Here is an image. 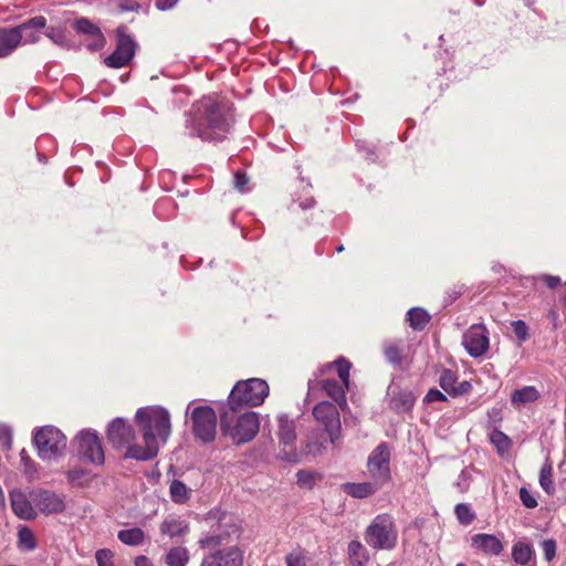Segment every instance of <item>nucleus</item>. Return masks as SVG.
Instances as JSON below:
<instances>
[{
	"mask_svg": "<svg viewBox=\"0 0 566 566\" xmlns=\"http://www.w3.org/2000/svg\"><path fill=\"white\" fill-rule=\"evenodd\" d=\"M233 124L231 107L216 97H203L186 114L185 135L202 142H222Z\"/></svg>",
	"mask_w": 566,
	"mask_h": 566,
	"instance_id": "obj_1",
	"label": "nucleus"
},
{
	"mask_svg": "<svg viewBox=\"0 0 566 566\" xmlns=\"http://www.w3.org/2000/svg\"><path fill=\"white\" fill-rule=\"evenodd\" d=\"M135 420L145 446H129L125 458L150 460L157 455L159 448L167 442L171 433L170 415L163 407H143L136 411Z\"/></svg>",
	"mask_w": 566,
	"mask_h": 566,
	"instance_id": "obj_2",
	"label": "nucleus"
},
{
	"mask_svg": "<svg viewBox=\"0 0 566 566\" xmlns=\"http://www.w3.org/2000/svg\"><path fill=\"white\" fill-rule=\"evenodd\" d=\"M269 395V385L261 378H250L239 380L232 388L228 406L230 411H235L242 407H256L263 403Z\"/></svg>",
	"mask_w": 566,
	"mask_h": 566,
	"instance_id": "obj_3",
	"label": "nucleus"
},
{
	"mask_svg": "<svg viewBox=\"0 0 566 566\" xmlns=\"http://www.w3.org/2000/svg\"><path fill=\"white\" fill-rule=\"evenodd\" d=\"M234 411H224L221 416V430L234 443L241 444L251 441L260 429L259 416L254 411H247L234 417Z\"/></svg>",
	"mask_w": 566,
	"mask_h": 566,
	"instance_id": "obj_4",
	"label": "nucleus"
},
{
	"mask_svg": "<svg viewBox=\"0 0 566 566\" xmlns=\"http://www.w3.org/2000/svg\"><path fill=\"white\" fill-rule=\"evenodd\" d=\"M364 538L373 549H394L398 543V530L394 517L387 513L378 514L367 526Z\"/></svg>",
	"mask_w": 566,
	"mask_h": 566,
	"instance_id": "obj_5",
	"label": "nucleus"
},
{
	"mask_svg": "<svg viewBox=\"0 0 566 566\" xmlns=\"http://www.w3.org/2000/svg\"><path fill=\"white\" fill-rule=\"evenodd\" d=\"M33 440L38 455L44 461L55 460L62 457L66 450L67 439L65 434L54 426H45L39 429Z\"/></svg>",
	"mask_w": 566,
	"mask_h": 566,
	"instance_id": "obj_6",
	"label": "nucleus"
},
{
	"mask_svg": "<svg viewBox=\"0 0 566 566\" xmlns=\"http://www.w3.org/2000/svg\"><path fill=\"white\" fill-rule=\"evenodd\" d=\"M77 455L95 465L104 463V450L97 433L91 429L82 430L74 439Z\"/></svg>",
	"mask_w": 566,
	"mask_h": 566,
	"instance_id": "obj_7",
	"label": "nucleus"
},
{
	"mask_svg": "<svg viewBox=\"0 0 566 566\" xmlns=\"http://www.w3.org/2000/svg\"><path fill=\"white\" fill-rule=\"evenodd\" d=\"M192 428L196 438L211 442L217 432V415L211 407H196L191 412Z\"/></svg>",
	"mask_w": 566,
	"mask_h": 566,
	"instance_id": "obj_8",
	"label": "nucleus"
},
{
	"mask_svg": "<svg viewBox=\"0 0 566 566\" xmlns=\"http://www.w3.org/2000/svg\"><path fill=\"white\" fill-rule=\"evenodd\" d=\"M314 418L324 426L331 443L340 438V419L336 406L329 401H322L313 408Z\"/></svg>",
	"mask_w": 566,
	"mask_h": 566,
	"instance_id": "obj_9",
	"label": "nucleus"
},
{
	"mask_svg": "<svg viewBox=\"0 0 566 566\" xmlns=\"http://www.w3.org/2000/svg\"><path fill=\"white\" fill-rule=\"evenodd\" d=\"M367 468L373 480L381 485L390 480V451L387 443H380L373 450Z\"/></svg>",
	"mask_w": 566,
	"mask_h": 566,
	"instance_id": "obj_10",
	"label": "nucleus"
},
{
	"mask_svg": "<svg viewBox=\"0 0 566 566\" xmlns=\"http://www.w3.org/2000/svg\"><path fill=\"white\" fill-rule=\"evenodd\" d=\"M136 42L125 33V28L117 29V43L115 51L104 62L107 66L119 69L127 65L135 55Z\"/></svg>",
	"mask_w": 566,
	"mask_h": 566,
	"instance_id": "obj_11",
	"label": "nucleus"
},
{
	"mask_svg": "<svg viewBox=\"0 0 566 566\" xmlns=\"http://www.w3.org/2000/svg\"><path fill=\"white\" fill-rule=\"evenodd\" d=\"M462 344L470 356H482L489 348L488 329L482 324L472 325L463 334Z\"/></svg>",
	"mask_w": 566,
	"mask_h": 566,
	"instance_id": "obj_12",
	"label": "nucleus"
},
{
	"mask_svg": "<svg viewBox=\"0 0 566 566\" xmlns=\"http://www.w3.org/2000/svg\"><path fill=\"white\" fill-rule=\"evenodd\" d=\"M65 496L50 490H39L32 493L34 505L43 514H59L65 510Z\"/></svg>",
	"mask_w": 566,
	"mask_h": 566,
	"instance_id": "obj_13",
	"label": "nucleus"
},
{
	"mask_svg": "<svg viewBox=\"0 0 566 566\" xmlns=\"http://www.w3.org/2000/svg\"><path fill=\"white\" fill-rule=\"evenodd\" d=\"M243 562L241 548L230 546L205 556L200 566H243Z\"/></svg>",
	"mask_w": 566,
	"mask_h": 566,
	"instance_id": "obj_14",
	"label": "nucleus"
},
{
	"mask_svg": "<svg viewBox=\"0 0 566 566\" xmlns=\"http://www.w3.org/2000/svg\"><path fill=\"white\" fill-rule=\"evenodd\" d=\"M135 438V431L124 419H114L107 428V439L115 447H129Z\"/></svg>",
	"mask_w": 566,
	"mask_h": 566,
	"instance_id": "obj_15",
	"label": "nucleus"
},
{
	"mask_svg": "<svg viewBox=\"0 0 566 566\" xmlns=\"http://www.w3.org/2000/svg\"><path fill=\"white\" fill-rule=\"evenodd\" d=\"M440 387L451 397L467 395L472 389V384L468 380L458 382L457 375L450 369H443L439 377Z\"/></svg>",
	"mask_w": 566,
	"mask_h": 566,
	"instance_id": "obj_16",
	"label": "nucleus"
},
{
	"mask_svg": "<svg viewBox=\"0 0 566 566\" xmlns=\"http://www.w3.org/2000/svg\"><path fill=\"white\" fill-rule=\"evenodd\" d=\"M471 546L473 549L486 555H500L503 551L502 542L492 534H475L471 538Z\"/></svg>",
	"mask_w": 566,
	"mask_h": 566,
	"instance_id": "obj_17",
	"label": "nucleus"
},
{
	"mask_svg": "<svg viewBox=\"0 0 566 566\" xmlns=\"http://www.w3.org/2000/svg\"><path fill=\"white\" fill-rule=\"evenodd\" d=\"M11 507L14 514L21 520H32L36 516L33 505L27 495L20 490L10 492Z\"/></svg>",
	"mask_w": 566,
	"mask_h": 566,
	"instance_id": "obj_18",
	"label": "nucleus"
},
{
	"mask_svg": "<svg viewBox=\"0 0 566 566\" xmlns=\"http://www.w3.org/2000/svg\"><path fill=\"white\" fill-rule=\"evenodd\" d=\"M382 485L377 481L361 483H344L343 491L355 499H366L374 495Z\"/></svg>",
	"mask_w": 566,
	"mask_h": 566,
	"instance_id": "obj_19",
	"label": "nucleus"
},
{
	"mask_svg": "<svg viewBox=\"0 0 566 566\" xmlns=\"http://www.w3.org/2000/svg\"><path fill=\"white\" fill-rule=\"evenodd\" d=\"M22 34L18 29L0 30V57L10 55L21 43Z\"/></svg>",
	"mask_w": 566,
	"mask_h": 566,
	"instance_id": "obj_20",
	"label": "nucleus"
},
{
	"mask_svg": "<svg viewBox=\"0 0 566 566\" xmlns=\"http://www.w3.org/2000/svg\"><path fill=\"white\" fill-rule=\"evenodd\" d=\"M322 387L325 390V392L339 406L342 410H345L347 408V384H343V381L336 379H326L322 382Z\"/></svg>",
	"mask_w": 566,
	"mask_h": 566,
	"instance_id": "obj_21",
	"label": "nucleus"
},
{
	"mask_svg": "<svg viewBox=\"0 0 566 566\" xmlns=\"http://www.w3.org/2000/svg\"><path fill=\"white\" fill-rule=\"evenodd\" d=\"M46 24V20L44 17H34L27 21L25 23H22L14 29H18L22 34V40L25 43H35L39 41V34L38 31L42 30Z\"/></svg>",
	"mask_w": 566,
	"mask_h": 566,
	"instance_id": "obj_22",
	"label": "nucleus"
},
{
	"mask_svg": "<svg viewBox=\"0 0 566 566\" xmlns=\"http://www.w3.org/2000/svg\"><path fill=\"white\" fill-rule=\"evenodd\" d=\"M277 438L280 443L285 447L292 446L296 440L295 421L293 419H290L286 415H280L277 418Z\"/></svg>",
	"mask_w": 566,
	"mask_h": 566,
	"instance_id": "obj_23",
	"label": "nucleus"
},
{
	"mask_svg": "<svg viewBox=\"0 0 566 566\" xmlns=\"http://www.w3.org/2000/svg\"><path fill=\"white\" fill-rule=\"evenodd\" d=\"M539 397L538 390L534 386H525L516 389L511 395V403L515 409H521L527 403L534 402Z\"/></svg>",
	"mask_w": 566,
	"mask_h": 566,
	"instance_id": "obj_24",
	"label": "nucleus"
},
{
	"mask_svg": "<svg viewBox=\"0 0 566 566\" xmlns=\"http://www.w3.org/2000/svg\"><path fill=\"white\" fill-rule=\"evenodd\" d=\"M349 566H366L369 562V553L359 541H352L347 548Z\"/></svg>",
	"mask_w": 566,
	"mask_h": 566,
	"instance_id": "obj_25",
	"label": "nucleus"
},
{
	"mask_svg": "<svg viewBox=\"0 0 566 566\" xmlns=\"http://www.w3.org/2000/svg\"><path fill=\"white\" fill-rule=\"evenodd\" d=\"M189 530L188 524L178 517L169 516L160 524V532L169 537H177L186 534Z\"/></svg>",
	"mask_w": 566,
	"mask_h": 566,
	"instance_id": "obj_26",
	"label": "nucleus"
},
{
	"mask_svg": "<svg viewBox=\"0 0 566 566\" xmlns=\"http://www.w3.org/2000/svg\"><path fill=\"white\" fill-rule=\"evenodd\" d=\"M189 559V552L184 546L171 547L165 556L168 566H187Z\"/></svg>",
	"mask_w": 566,
	"mask_h": 566,
	"instance_id": "obj_27",
	"label": "nucleus"
},
{
	"mask_svg": "<svg viewBox=\"0 0 566 566\" xmlns=\"http://www.w3.org/2000/svg\"><path fill=\"white\" fill-rule=\"evenodd\" d=\"M534 556L531 544L518 541L512 547V558L516 564L526 565Z\"/></svg>",
	"mask_w": 566,
	"mask_h": 566,
	"instance_id": "obj_28",
	"label": "nucleus"
},
{
	"mask_svg": "<svg viewBox=\"0 0 566 566\" xmlns=\"http://www.w3.org/2000/svg\"><path fill=\"white\" fill-rule=\"evenodd\" d=\"M407 321L411 328L422 331L429 323L430 315L423 308L413 307L408 311Z\"/></svg>",
	"mask_w": 566,
	"mask_h": 566,
	"instance_id": "obj_29",
	"label": "nucleus"
},
{
	"mask_svg": "<svg viewBox=\"0 0 566 566\" xmlns=\"http://www.w3.org/2000/svg\"><path fill=\"white\" fill-rule=\"evenodd\" d=\"M118 539L125 545L138 546L145 539V532L139 527L120 530L117 533Z\"/></svg>",
	"mask_w": 566,
	"mask_h": 566,
	"instance_id": "obj_30",
	"label": "nucleus"
},
{
	"mask_svg": "<svg viewBox=\"0 0 566 566\" xmlns=\"http://www.w3.org/2000/svg\"><path fill=\"white\" fill-rule=\"evenodd\" d=\"M36 546L38 542L33 531L28 526H21L18 531V547L21 551L32 552Z\"/></svg>",
	"mask_w": 566,
	"mask_h": 566,
	"instance_id": "obj_31",
	"label": "nucleus"
},
{
	"mask_svg": "<svg viewBox=\"0 0 566 566\" xmlns=\"http://www.w3.org/2000/svg\"><path fill=\"white\" fill-rule=\"evenodd\" d=\"M539 485L548 495L555 493V485L553 481V467L548 460L545 461L541 469Z\"/></svg>",
	"mask_w": 566,
	"mask_h": 566,
	"instance_id": "obj_32",
	"label": "nucleus"
},
{
	"mask_svg": "<svg viewBox=\"0 0 566 566\" xmlns=\"http://www.w3.org/2000/svg\"><path fill=\"white\" fill-rule=\"evenodd\" d=\"M66 478L72 486L82 488L90 481V471L83 468H74L66 472Z\"/></svg>",
	"mask_w": 566,
	"mask_h": 566,
	"instance_id": "obj_33",
	"label": "nucleus"
},
{
	"mask_svg": "<svg viewBox=\"0 0 566 566\" xmlns=\"http://www.w3.org/2000/svg\"><path fill=\"white\" fill-rule=\"evenodd\" d=\"M170 497L175 503H185L189 500V489L179 480H174L169 488Z\"/></svg>",
	"mask_w": 566,
	"mask_h": 566,
	"instance_id": "obj_34",
	"label": "nucleus"
},
{
	"mask_svg": "<svg viewBox=\"0 0 566 566\" xmlns=\"http://www.w3.org/2000/svg\"><path fill=\"white\" fill-rule=\"evenodd\" d=\"M415 399L411 394L400 392L391 398V408L397 412L410 410L413 406Z\"/></svg>",
	"mask_w": 566,
	"mask_h": 566,
	"instance_id": "obj_35",
	"label": "nucleus"
},
{
	"mask_svg": "<svg viewBox=\"0 0 566 566\" xmlns=\"http://www.w3.org/2000/svg\"><path fill=\"white\" fill-rule=\"evenodd\" d=\"M490 440L500 453H504L511 447L509 437L497 429L492 430L490 433Z\"/></svg>",
	"mask_w": 566,
	"mask_h": 566,
	"instance_id": "obj_36",
	"label": "nucleus"
},
{
	"mask_svg": "<svg viewBox=\"0 0 566 566\" xmlns=\"http://www.w3.org/2000/svg\"><path fill=\"white\" fill-rule=\"evenodd\" d=\"M454 512L457 518L463 525H469L474 520V513L472 512L468 504H457Z\"/></svg>",
	"mask_w": 566,
	"mask_h": 566,
	"instance_id": "obj_37",
	"label": "nucleus"
},
{
	"mask_svg": "<svg viewBox=\"0 0 566 566\" xmlns=\"http://www.w3.org/2000/svg\"><path fill=\"white\" fill-rule=\"evenodd\" d=\"M386 359L392 364H399L401 360V349L395 343L386 344L384 347Z\"/></svg>",
	"mask_w": 566,
	"mask_h": 566,
	"instance_id": "obj_38",
	"label": "nucleus"
},
{
	"mask_svg": "<svg viewBox=\"0 0 566 566\" xmlns=\"http://www.w3.org/2000/svg\"><path fill=\"white\" fill-rule=\"evenodd\" d=\"M337 374L339 377V380L343 381V384L349 382V370H350V363L344 358H339L334 363Z\"/></svg>",
	"mask_w": 566,
	"mask_h": 566,
	"instance_id": "obj_39",
	"label": "nucleus"
},
{
	"mask_svg": "<svg viewBox=\"0 0 566 566\" xmlns=\"http://www.w3.org/2000/svg\"><path fill=\"white\" fill-rule=\"evenodd\" d=\"M74 28L77 32L87 35L95 34V32L99 31L97 27H95L91 21L84 18L76 20L74 23Z\"/></svg>",
	"mask_w": 566,
	"mask_h": 566,
	"instance_id": "obj_40",
	"label": "nucleus"
},
{
	"mask_svg": "<svg viewBox=\"0 0 566 566\" xmlns=\"http://www.w3.org/2000/svg\"><path fill=\"white\" fill-rule=\"evenodd\" d=\"M513 332L520 342H525L528 338V327L524 321L517 319L511 323Z\"/></svg>",
	"mask_w": 566,
	"mask_h": 566,
	"instance_id": "obj_41",
	"label": "nucleus"
},
{
	"mask_svg": "<svg viewBox=\"0 0 566 566\" xmlns=\"http://www.w3.org/2000/svg\"><path fill=\"white\" fill-rule=\"evenodd\" d=\"M113 556V552L109 549H98L95 554L97 566H114Z\"/></svg>",
	"mask_w": 566,
	"mask_h": 566,
	"instance_id": "obj_42",
	"label": "nucleus"
},
{
	"mask_svg": "<svg viewBox=\"0 0 566 566\" xmlns=\"http://www.w3.org/2000/svg\"><path fill=\"white\" fill-rule=\"evenodd\" d=\"M0 444L7 450H10L12 447V430L3 423H0Z\"/></svg>",
	"mask_w": 566,
	"mask_h": 566,
	"instance_id": "obj_43",
	"label": "nucleus"
},
{
	"mask_svg": "<svg viewBox=\"0 0 566 566\" xmlns=\"http://www.w3.org/2000/svg\"><path fill=\"white\" fill-rule=\"evenodd\" d=\"M223 542V538L221 535H207L199 539V545L202 548H213L217 546H220Z\"/></svg>",
	"mask_w": 566,
	"mask_h": 566,
	"instance_id": "obj_44",
	"label": "nucleus"
},
{
	"mask_svg": "<svg viewBox=\"0 0 566 566\" xmlns=\"http://www.w3.org/2000/svg\"><path fill=\"white\" fill-rule=\"evenodd\" d=\"M90 36H91V39L86 43V46L90 51H98L99 49H102L104 46L105 38L102 34L101 30Z\"/></svg>",
	"mask_w": 566,
	"mask_h": 566,
	"instance_id": "obj_45",
	"label": "nucleus"
},
{
	"mask_svg": "<svg viewBox=\"0 0 566 566\" xmlns=\"http://www.w3.org/2000/svg\"><path fill=\"white\" fill-rule=\"evenodd\" d=\"M542 548L544 552L545 559L552 562L556 555V542L554 539H544L542 542Z\"/></svg>",
	"mask_w": 566,
	"mask_h": 566,
	"instance_id": "obj_46",
	"label": "nucleus"
},
{
	"mask_svg": "<svg viewBox=\"0 0 566 566\" xmlns=\"http://www.w3.org/2000/svg\"><path fill=\"white\" fill-rule=\"evenodd\" d=\"M520 500L523 505L527 509H534L537 506V501L535 496L525 488L520 490Z\"/></svg>",
	"mask_w": 566,
	"mask_h": 566,
	"instance_id": "obj_47",
	"label": "nucleus"
},
{
	"mask_svg": "<svg viewBox=\"0 0 566 566\" xmlns=\"http://www.w3.org/2000/svg\"><path fill=\"white\" fill-rule=\"evenodd\" d=\"M472 479L471 470L464 469L458 476V480L455 482L457 486L460 489L461 492H464L469 489L470 481Z\"/></svg>",
	"mask_w": 566,
	"mask_h": 566,
	"instance_id": "obj_48",
	"label": "nucleus"
},
{
	"mask_svg": "<svg viewBox=\"0 0 566 566\" xmlns=\"http://www.w3.org/2000/svg\"><path fill=\"white\" fill-rule=\"evenodd\" d=\"M46 36L60 45L65 42L64 32L60 28H49L46 31Z\"/></svg>",
	"mask_w": 566,
	"mask_h": 566,
	"instance_id": "obj_49",
	"label": "nucleus"
},
{
	"mask_svg": "<svg viewBox=\"0 0 566 566\" xmlns=\"http://www.w3.org/2000/svg\"><path fill=\"white\" fill-rule=\"evenodd\" d=\"M286 566H306L305 557L300 553H291L285 557Z\"/></svg>",
	"mask_w": 566,
	"mask_h": 566,
	"instance_id": "obj_50",
	"label": "nucleus"
},
{
	"mask_svg": "<svg viewBox=\"0 0 566 566\" xmlns=\"http://www.w3.org/2000/svg\"><path fill=\"white\" fill-rule=\"evenodd\" d=\"M447 400V397L444 394H442L440 390L438 389H430L426 397H424V401L426 402H436V401H446Z\"/></svg>",
	"mask_w": 566,
	"mask_h": 566,
	"instance_id": "obj_51",
	"label": "nucleus"
},
{
	"mask_svg": "<svg viewBox=\"0 0 566 566\" xmlns=\"http://www.w3.org/2000/svg\"><path fill=\"white\" fill-rule=\"evenodd\" d=\"M249 182V178L242 172H235L234 175V187L241 192L247 190V185Z\"/></svg>",
	"mask_w": 566,
	"mask_h": 566,
	"instance_id": "obj_52",
	"label": "nucleus"
},
{
	"mask_svg": "<svg viewBox=\"0 0 566 566\" xmlns=\"http://www.w3.org/2000/svg\"><path fill=\"white\" fill-rule=\"evenodd\" d=\"M179 0H156L155 6L159 11H167L172 9Z\"/></svg>",
	"mask_w": 566,
	"mask_h": 566,
	"instance_id": "obj_53",
	"label": "nucleus"
},
{
	"mask_svg": "<svg viewBox=\"0 0 566 566\" xmlns=\"http://www.w3.org/2000/svg\"><path fill=\"white\" fill-rule=\"evenodd\" d=\"M324 448V443L322 441H310L306 444V452L316 454L321 452V450Z\"/></svg>",
	"mask_w": 566,
	"mask_h": 566,
	"instance_id": "obj_54",
	"label": "nucleus"
},
{
	"mask_svg": "<svg viewBox=\"0 0 566 566\" xmlns=\"http://www.w3.org/2000/svg\"><path fill=\"white\" fill-rule=\"evenodd\" d=\"M541 280L543 282L546 283V285L551 289H555L557 287L559 284H560V279L559 276H554V275H543L541 277Z\"/></svg>",
	"mask_w": 566,
	"mask_h": 566,
	"instance_id": "obj_55",
	"label": "nucleus"
},
{
	"mask_svg": "<svg viewBox=\"0 0 566 566\" xmlns=\"http://www.w3.org/2000/svg\"><path fill=\"white\" fill-rule=\"evenodd\" d=\"M135 566H154L153 562L144 555L137 556L135 558Z\"/></svg>",
	"mask_w": 566,
	"mask_h": 566,
	"instance_id": "obj_56",
	"label": "nucleus"
},
{
	"mask_svg": "<svg viewBox=\"0 0 566 566\" xmlns=\"http://www.w3.org/2000/svg\"><path fill=\"white\" fill-rule=\"evenodd\" d=\"M488 416H489V418H490L492 421H494V422L500 421V420L502 419V412H501V410H500V409H497V408H493V409H491V410L488 412Z\"/></svg>",
	"mask_w": 566,
	"mask_h": 566,
	"instance_id": "obj_57",
	"label": "nucleus"
},
{
	"mask_svg": "<svg viewBox=\"0 0 566 566\" xmlns=\"http://www.w3.org/2000/svg\"><path fill=\"white\" fill-rule=\"evenodd\" d=\"M123 11H135L139 8V4L133 1H126L120 4Z\"/></svg>",
	"mask_w": 566,
	"mask_h": 566,
	"instance_id": "obj_58",
	"label": "nucleus"
},
{
	"mask_svg": "<svg viewBox=\"0 0 566 566\" xmlns=\"http://www.w3.org/2000/svg\"><path fill=\"white\" fill-rule=\"evenodd\" d=\"M314 203H315V200L313 198H307L304 201L300 202V208L304 209V210L310 209L314 206Z\"/></svg>",
	"mask_w": 566,
	"mask_h": 566,
	"instance_id": "obj_59",
	"label": "nucleus"
},
{
	"mask_svg": "<svg viewBox=\"0 0 566 566\" xmlns=\"http://www.w3.org/2000/svg\"><path fill=\"white\" fill-rule=\"evenodd\" d=\"M21 461L24 464V471H28V464H31V460L27 455V451L23 449L20 452Z\"/></svg>",
	"mask_w": 566,
	"mask_h": 566,
	"instance_id": "obj_60",
	"label": "nucleus"
},
{
	"mask_svg": "<svg viewBox=\"0 0 566 566\" xmlns=\"http://www.w3.org/2000/svg\"><path fill=\"white\" fill-rule=\"evenodd\" d=\"M33 471V462L31 461V464H28V471H25V473H32Z\"/></svg>",
	"mask_w": 566,
	"mask_h": 566,
	"instance_id": "obj_61",
	"label": "nucleus"
},
{
	"mask_svg": "<svg viewBox=\"0 0 566 566\" xmlns=\"http://www.w3.org/2000/svg\"><path fill=\"white\" fill-rule=\"evenodd\" d=\"M33 471V462L31 461V464H28V471H25V473H32Z\"/></svg>",
	"mask_w": 566,
	"mask_h": 566,
	"instance_id": "obj_62",
	"label": "nucleus"
},
{
	"mask_svg": "<svg viewBox=\"0 0 566 566\" xmlns=\"http://www.w3.org/2000/svg\"><path fill=\"white\" fill-rule=\"evenodd\" d=\"M367 156H368V157H367L368 159L374 160V158H373V156H374V151L368 150V151H367Z\"/></svg>",
	"mask_w": 566,
	"mask_h": 566,
	"instance_id": "obj_63",
	"label": "nucleus"
},
{
	"mask_svg": "<svg viewBox=\"0 0 566 566\" xmlns=\"http://www.w3.org/2000/svg\"><path fill=\"white\" fill-rule=\"evenodd\" d=\"M343 250H344V245H342V244L336 248L337 252H342Z\"/></svg>",
	"mask_w": 566,
	"mask_h": 566,
	"instance_id": "obj_64",
	"label": "nucleus"
}]
</instances>
